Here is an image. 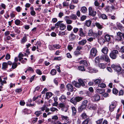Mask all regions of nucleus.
Segmentation results:
<instances>
[{"label": "nucleus", "mask_w": 124, "mask_h": 124, "mask_svg": "<svg viewBox=\"0 0 124 124\" xmlns=\"http://www.w3.org/2000/svg\"><path fill=\"white\" fill-rule=\"evenodd\" d=\"M105 61L107 62H110V59L108 56L102 55L100 57L98 56L95 58V62H103Z\"/></svg>", "instance_id": "nucleus-1"}, {"label": "nucleus", "mask_w": 124, "mask_h": 124, "mask_svg": "<svg viewBox=\"0 0 124 124\" xmlns=\"http://www.w3.org/2000/svg\"><path fill=\"white\" fill-rule=\"evenodd\" d=\"M118 53V51L117 50H113L110 53L109 56L112 59H116L117 57Z\"/></svg>", "instance_id": "nucleus-2"}, {"label": "nucleus", "mask_w": 124, "mask_h": 124, "mask_svg": "<svg viewBox=\"0 0 124 124\" xmlns=\"http://www.w3.org/2000/svg\"><path fill=\"white\" fill-rule=\"evenodd\" d=\"M62 120L65 121L67 124H70L71 122V121L69 118V117L66 116H64L63 115H61Z\"/></svg>", "instance_id": "nucleus-3"}, {"label": "nucleus", "mask_w": 124, "mask_h": 124, "mask_svg": "<svg viewBox=\"0 0 124 124\" xmlns=\"http://www.w3.org/2000/svg\"><path fill=\"white\" fill-rule=\"evenodd\" d=\"M116 106L115 102L114 101L112 102L109 106V110L110 111L112 112L113 111Z\"/></svg>", "instance_id": "nucleus-4"}, {"label": "nucleus", "mask_w": 124, "mask_h": 124, "mask_svg": "<svg viewBox=\"0 0 124 124\" xmlns=\"http://www.w3.org/2000/svg\"><path fill=\"white\" fill-rule=\"evenodd\" d=\"M89 15L91 16H95L96 12L95 11H94L91 7H90L89 8Z\"/></svg>", "instance_id": "nucleus-5"}, {"label": "nucleus", "mask_w": 124, "mask_h": 124, "mask_svg": "<svg viewBox=\"0 0 124 124\" xmlns=\"http://www.w3.org/2000/svg\"><path fill=\"white\" fill-rule=\"evenodd\" d=\"M111 67L114 70H116V71L119 72L121 70V68L119 65H118L113 64L111 65Z\"/></svg>", "instance_id": "nucleus-6"}, {"label": "nucleus", "mask_w": 124, "mask_h": 124, "mask_svg": "<svg viewBox=\"0 0 124 124\" xmlns=\"http://www.w3.org/2000/svg\"><path fill=\"white\" fill-rule=\"evenodd\" d=\"M97 52V50L94 48L91 49L90 50V55L92 57H94L96 55Z\"/></svg>", "instance_id": "nucleus-7"}, {"label": "nucleus", "mask_w": 124, "mask_h": 124, "mask_svg": "<svg viewBox=\"0 0 124 124\" xmlns=\"http://www.w3.org/2000/svg\"><path fill=\"white\" fill-rule=\"evenodd\" d=\"M79 30V35L82 37H85L86 35L85 31H84L82 28H80Z\"/></svg>", "instance_id": "nucleus-8"}, {"label": "nucleus", "mask_w": 124, "mask_h": 124, "mask_svg": "<svg viewBox=\"0 0 124 124\" xmlns=\"http://www.w3.org/2000/svg\"><path fill=\"white\" fill-rule=\"evenodd\" d=\"M70 18L69 16H67L65 17L64 18V19L66 22V23L68 24H71L73 22L72 20L69 19Z\"/></svg>", "instance_id": "nucleus-9"}, {"label": "nucleus", "mask_w": 124, "mask_h": 124, "mask_svg": "<svg viewBox=\"0 0 124 124\" xmlns=\"http://www.w3.org/2000/svg\"><path fill=\"white\" fill-rule=\"evenodd\" d=\"M123 34L121 32H119L117 33V38L116 39L118 41L121 40L122 39V37L123 36Z\"/></svg>", "instance_id": "nucleus-10"}, {"label": "nucleus", "mask_w": 124, "mask_h": 124, "mask_svg": "<svg viewBox=\"0 0 124 124\" xmlns=\"http://www.w3.org/2000/svg\"><path fill=\"white\" fill-rule=\"evenodd\" d=\"M67 89L69 91L72 92L73 91V87L72 85L70 84H68L66 85Z\"/></svg>", "instance_id": "nucleus-11"}, {"label": "nucleus", "mask_w": 124, "mask_h": 124, "mask_svg": "<svg viewBox=\"0 0 124 124\" xmlns=\"http://www.w3.org/2000/svg\"><path fill=\"white\" fill-rule=\"evenodd\" d=\"M92 99L94 101H98L100 99V97L99 95L96 94L92 96Z\"/></svg>", "instance_id": "nucleus-12"}, {"label": "nucleus", "mask_w": 124, "mask_h": 124, "mask_svg": "<svg viewBox=\"0 0 124 124\" xmlns=\"http://www.w3.org/2000/svg\"><path fill=\"white\" fill-rule=\"evenodd\" d=\"M88 107L89 109L93 110H95L97 109V106L91 104V103H88Z\"/></svg>", "instance_id": "nucleus-13"}, {"label": "nucleus", "mask_w": 124, "mask_h": 124, "mask_svg": "<svg viewBox=\"0 0 124 124\" xmlns=\"http://www.w3.org/2000/svg\"><path fill=\"white\" fill-rule=\"evenodd\" d=\"M70 40L72 41L75 39L76 36L73 32H71L69 36Z\"/></svg>", "instance_id": "nucleus-14"}, {"label": "nucleus", "mask_w": 124, "mask_h": 124, "mask_svg": "<svg viewBox=\"0 0 124 124\" xmlns=\"http://www.w3.org/2000/svg\"><path fill=\"white\" fill-rule=\"evenodd\" d=\"M69 17L70 19L73 20H76L78 19L77 16L75 14H72Z\"/></svg>", "instance_id": "nucleus-15"}, {"label": "nucleus", "mask_w": 124, "mask_h": 124, "mask_svg": "<svg viewBox=\"0 0 124 124\" xmlns=\"http://www.w3.org/2000/svg\"><path fill=\"white\" fill-rule=\"evenodd\" d=\"M86 108L85 107L81 105L78 108V111L79 112H81L82 111L84 110Z\"/></svg>", "instance_id": "nucleus-16"}, {"label": "nucleus", "mask_w": 124, "mask_h": 124, "mask_svg": "<svg viewBox=\"0 0 124 124\" xmlns=\"http://www.w3.org/2000/svg\"><path fill=\"white\" fill-rule=\"evenodd\" d=\"M71 109L72 115L75 116L76 115L77 112V110L74 107H71Z\"/></svg>", "instance_id": "nucleus-17"}, {"label": "nucleus", "mask_w": 124, "mask_h": 124, "mask_svg": "<svg viewBox=\"0 0 124 124\" xmlns=\"http://www.w3.org/2000/svg\"><path fill=\"white\" fill-rule=\"evenodd\" d=\"M92 22L90 20H86L85 22V25L88 27H89L91 25Z\"/></svg>", "instance_id": "nucleus-18"}, {"label": "nucleus", "mask_w": 124, "mask_h": 124, "mask_svg": "<svg viewBox=\"0 0 124 124\" xmlns=\"http://www.w3.org/2000/svg\"><path fill=\"white\" fill-rule=\"evenodd\" d=\"M52 93L50 92H47L46 94V97L47 99H49L52 96Z\"/></svg>", "instance_id": "nucleus-19"}, {"label": "nucleus", "mask_w": 124, "mask_h": 124, "mask_svg": "<svg viewBox=\"0 0 124 124\" xmlns=\"http://www.w3.org/2000/svg\"><path fill=\"white\" fill-rule=\"evenodd\" d=\"M96 93L101 94L104 93L105 91L103 89L98 88L96 89Z\"/></svg>", "instance_id": "nucleus-20"}, {"label": "nucleus", "mask_w": 124, "mask_h": 124, "mask_svg": "<svg viewBox=\"0 0 124 124\" xmlns=\"http://www.w3.org/2000/svg\"><path fill=\"white\" fill-rule=\"evenodd\" d=\"M95 24L97 27L99 29H101L103 27V25L98 23H96Z\"/></svg>", "instance_id": "nucleus-21"}, {"label": "nucleus", "mask_w": 124, "mask_h": 124, "mask_svg": "<svg viewBox=\"0 0 124 124\" xmlns=\"http://www.w3.org/2000/svg\"><path fill=\"white\" fill-rule=\"evenodd\" d=\"M117 25L118 27L121 30H122L124 31V27H123L122 25L120 23H117Z\"/></svg>", "instance_id": "nucleus-22"}, {"label": "nucleus", "mask_w": 124, "mask_h": 124, "mask_svg": "<svg viewBox=\"0 0 124 124\" xmlns=\"http://www.w3.org/2000/svg\"><path fill=\"white\" fill-rule=\"evenodd\" d=\"M108 51V48L106 47L103 48L102 50V52L105 54H107Z\"/></svg>", "instance_id": "nucleus-23"}, {"label": "nucleus", "mask_w": 124, "mask_h": 124, "mask_svg": "<svg viewBox=\"0 0 124 124\" xmlns=\"http://www.w3.org/2000/svg\"><path fill=\"white\" fill-rule=\"evenodd\" d=\"M60 28L61 30H63L66 28V26L63 23H61L60 25Z\"/></svg>", "instance_id": "nucleus-24"}, {"label": "nucleus", "mask_w": 124, "mask_h": 124, "mask_svg": "<svg viewBox=\"0 0 124 124\" xmlns=\"http://www.w3.org/2000/svg\"><path fill=\"white\" fill-rule=\"evenodd\" d=\"M88 102V101L87 100H85L83 101L82 105L86 108Z\"/></svg>", "instance_id": "nucleus-25"}, {"label": "nucleus", "mask_w": 124, "mask_h": 124, "mask_svg": "<svg viewBox=\"0 0 124 124\" xmlns=\"http://www.w3.org/2000/svg\"><path fill=\"white\" fill-rule=\"evenodd\" d=\"M86 40H83L79 41L78 42V44L79 45H84L86 43Z\"/></svg>", "instance_id": "nucleus-26"}, {"label": "nucleus", "mask_w": 124, "mask_h": 124, "mask_svg": "<svg viewBox=\"0 0 124 124\" xmlns=\"http://www.w3.org/2000/svg\"><path fill=\"white\" fill-rule=\"evenodd\" d=\"M66 99V96L64 95H62L59 98V99L60 101H62L63 100H65Z\"/></svg>", "instance_id": "nucleus-27"}, {"label": "nucleus", "mask_w": 124, "mask_h": 124, "mask_svg": "<svg viewBox=\"0 0 124 124\" xmlns=\"http://www.w3.org/2000/svg\"><path fill=\"white\" fill-rule=\"evenodd\" d=\"M87 9L86 7H83L81 8L80 11L81 12L83 13H85L87 11Z\"/></svg>", "instance_id": "nucleus-28"}, {"label": "nucleus", "mask_w": 124, "mask_h": 124, "mask_svg": "<svg viewBox=\"0 0 124 124\" xmlns=\"http://www.w3.org/2000/svg\"><path fill=\"white\" fill-rule=\"evenodd\" d=\"M27 41V39L26 37H23L21 41V43L22 44H24Z\"/></svg>", "instance_id": "nucleus-29"}, {"label": "nucleus", "mask_w": 124, "mask_h": 124, "mask_svg": "<svg viewBox=\"0 0 124 124\" xmlns=\"http://www.w3.org/2000/svg\"><path fill=\"white\" fill-rule=\"evenodd\" d=\"M105 39L107 41H109L110 39V35L108 34H106L105 36Z\"/></svg>", "instance_id": "nucleus-30"}, {"label": "nucleus", "mask_w": 124, "mask_h": 124, "mask_svg": "<svg viewBox=\"0 0 124 124\" xmlns=\"http://www.w3.org/2000/svg\"><path fill=\"white\" fill-rule=\"evenodd\" d=\"M98 65L99 66L100 68L102 69H104L105 67V65L102 63H100L98 62Z\"/></svg>", "instance_id": "nucleus-31"}, {"label": "nucleus", "mask_w": 124, "mask_h": 124, "mask_svg": "<svg viewBox=\"0 0 124 124\" xmlns=\"http://www.w3.org/2000/svg\"><path fill=\"white\" fill-rule=\"evenodd\" d=\"M94 34L93 30L92 29L89 30L88 32V35L90 36H92Z\"/></svg>", "instance_id": "nucleus-32"}, {"label": "nucleus", "mask_w": 124, "mask_h": 124, "mask_svg": "<svg viewBox=\"0 0 124 124\" xmlns=\"http://www.w3.org/2000/svg\"><path fill=\"white\" fill-rule=\"evenodd\" d=\"M23 54L20 53L18 55V58H19V61H22L21 60H23V58H22V57L23 56Z\"/></svg>", "instance_id": "nucleus-33"}, {"label": "nucleus", "mask_w": 124, "mask_h": 124, "mask_svg": "<svg viewBox=\"0 0 124 124\" xmlns=\"http://www.w3.org/2000/svg\"><path fill=\"white\" fill-rule=\"evenodd\" d=\"M100 17L101 18L103 19H108L107 16L104 14H101L100 15Z\"/></svg>", "instance_id": "nucleus-34"}, {"label": "nucleus", "mask_w": 124, "mask_h": 124, "mask_svg": "<svg viewBox=\"0 0 124 124\" xmlns=\"http://www.w3.org/2000/svg\"><path fill=\"white\" fill-rule=\"evenodd\" d=\"M42 113V112L41 111H37L35 112V114L37 116H39Z\"/></svg>", "instance_id": "nucleus-35"}, {"label": "nucleus", "mask_w": 124, "mask_h": 124, "mask_svg": "<svg viewBox=\"0 0 124 124\" xmlns=\"http://www.w3.org/2000/svg\"><path fill=\"white\" fill-rule=\"evenodd\" d=\"M62 22V21H60L57 22L55 24V27L57 28H59V26H60V25L61 23Z\"/></svg>", "instance_id": "nucleus-36"}, {"label": "nucleus", "mask_w": 124, "mask_h": 124, "mask_svg": "<svg viewBox=\"0 0 124 124\" xmlns=\"http://www.w3.org/2000/svg\"><path fill=\"white\" fill-rule=\"evenodd\" d=\"M70 102L74 104H76L77 103L75 98L71 99L70 100Z\"/></svg>", "instance_id": "nucleus-37"}, {"label": "nucleus", "mask_w": 124, "mask_h": 124, "mask_svg": "<svg viewBox=\"0 0 124 124\" xmlns=\"http://www.w3.org/2000/svg\"><path fill=\"white\" fill-rule=\"evenodd\" d=\"M8 64L7 62H3L2 64V69H5L7 67Z\"/></svg>", "instance_id": "nucleus-38"}, {"label": "nucleus", "mask_w": 124, "mask_h": 124, "mask_svg": "<svg viewBox=\"0 0 124 124\" xmlns=\"http://www.w3.org/2000/svg\"><path fill=\"white\" fill-rule=\"evenodd\" d=\"M94 81L96 84H98L101 83V80L100 79H97L94 80Z\"/></svg>", "instance_id": "nucleus-39"}, {"label": "nucleus", "mask_w": 124, "mask_h": 124, "mask_svg": "<svg viewBox=\"0 0 124 124\" xmlns=\"http://www.w3.org/2000/svg\"><path fill=\"white\" fill-rule=\"evenodd\" d=\"M76 102H79L81 101L83 99V98L80 97H76L75 98Z\"/></svg>", "instance_id": "nucleus-40"}, {"label": "nucleus", "mask_w": 124, "mask_h": 124, "mask_svg": "<svg viewBox=\"0 0 124 124\" xmlns=\"http://www.w3.org/2000/svg\"><path fill=\"white\" fill-rule=\"evenodd\" d=\"M53 46L55 48L58 49L61 48V46L59 44H57L54 45Z\"/></svg>", "instance_id": "nucleus-41"}, {"label": "nucleus", "mask_w": 124, "mask_h": 124, "mask_svg": "<svg viewBox=\"0 0 124 124\" xmlns=\"http://www.w3.org/2000/svg\"><path fill=\"white\" fill-rule=\"evenodd\" d=\"M73 28V27L70 25H68L67 26V28L68 31H71L72 29Z\"/></svg>", "instance_id": "nucleus-42"}, {"label": "nucleus", "mask_w": 124, "mask_h": 124, "mask_svg": "<svg viewBox=\"0 0 124 124\" xmlns=\"http://www.w3.org/2000/svg\"><path fill=\"white\" fill-rule=\"evenodd\" d=\"M21 21L18 19H16L15 21V24L17 25H19Z\"/></svg>", "instance_id": "nucleus-43"}, {"label": "nucleus", "mask_w": 124, "mask_h": 124, "mask_svg": "<svg viewBox=\"0 0 124 124\" xmlns=\"http://www.w3.org/2000/svg\"><path fill=\"white\" fill-rule=\"evenodd\" d=\"M50 109L51 111L52 112H54L55 111L57 112V111H58V110L57 108L53 107L51 108Z\"/></svg>", "instance_id": "nucleus-44"}, {"label": "nucleus", "mask_w": 124, "mask_h": 124, "mask_svg": "<svg viewBox=\"0 0 124 124\" xmlns=\"http://www.w3.org/2000/svg\"><path fill=\"white\" fill-rule=\"evenodd\" d=\"M98 86L99 87H101L102 88H104L106 87V85L104 83H101L98 84Z\"/></svg>", "instance_id": "nucleus-45"}, {"label": "nucleus", "mask_w": 124, "mask_h": 124, "mask_svg": "<svg viewBox=\"0 0 124 124\" xmlns=\"http://www.w3.org/2000/svg\"><path fill=\"white\" fill-rule=\"evenodd\" d=\"M82 118L83 119H85L87 118V116L85 113H83L81 115Z\"/></svg>", "instance_id": "nucleus-46"}, {"label": "nucleus", "mask_w": 124, "mask_h": 124, "mask_svg": "<svg viewBox=\"0 0 124 124\" xmlns=\"http://www.w3.org/2000/svg\"><path fill=\"white\" fill-rule=\"evenodd\" d=\"M81 54V52L78 51L76 50L75 51L74 53V55L77 56L79 55L80 54Z\"/></svg>", "instance_id": "nucleus-47"}, {"label": "nucleus", "mask_w": 124, "mask_h": 124, "mask_svg": "<svg viewBox=\"0 0 124 124\" xmlns=\"http://www.w3.org/2000/svg\"><path fill=\"white\" fill-rule=\"evenodd\" d=\"M65 87V85L64 84H61L60 87V90L61 91H64V88Z\"/></svg>", "instance_id": "nucleus-48"}, {"label": "nucleus", "mask_w": 124, "mask_h": 124, "mask_svg": "<svg viewBox=\"0 0 124 124\" xmlns=\"http://www.w3.org/2000/svg\"><path fill=\"white\" fill-rule=\"evenodd\" d=\"M56 71L54 69L52 70L50 72L51 74L53 75H55L56 74Z\"/></svg>", "instance_id": "nucleus-49"}, {"label": "nucleus", "mask_w": 124, "mask_h": 124, "mask_svg": "<svg viewBox=\"0 0 124 124\" xmlns=\"http://www.w3.org/2000/svg\"><path fill=\"white\" fill-rule=\"evenodd\" d=\"M79 83L81 85L83 86L85 85V84L83 80L81 79H79L78 80Z\"/></svg>", "instance_id": "nucleus-50"}, {"label": "nucleus", "mask_w": 124, "mask_h": 124, "mask_svg": "<svg viewBox=\"0 0 124 124\" xmlns=\"http://www.w3.org/2000/svg\"><path fill=\"white\" fill-rule=\"evenodd\" d=\"M75 82V83L74 85L76 87L78 88L81 86V85L79 83L76 82Z\"/></svg>", "instance_id": "nucleus-51"}, {"label": "nucleus", "mask_w": 124, "mask_h": 124, "mask_svg": "<svg viewBox=\"0 0 124 124\" xmlns=\"http://www.w3.org/2000/svg\"><path fill=\"white\" fill-rule=\"evenodd\" d=\"M103 119H99L96 121L97 124H101L102 122Z\"/></svg>", "instance_id": "nucleus-52"}, {"label": "nucleus", "mask_w": 124, "mask_h": 124, "mask_svg": "<svg viewBox=\"0 0 124 124\" xmlns=\"http://www.w3.org/2000/svg\"><path fill=\"white\" fill-rule=\"evenodd\" d=\"M65 31H60L58 33V35L62 36V35H65Z\"/></svg>", "instance_id": "nucleus-53"}, {"label": "nucleus", "mask_w": 124, "mask_h": 124, "mask_svg": "<svg viewBox=\"0 0 124 124\" xmlns=\"http://www.w3.org/2000/svg\"><path fill=\"white\" fill-rule=\"evenodd\" d=\"M78 69L80 70L81 71H85L84 67L83 66H80L78 67Z\"/></svg>", "instance_id": "nucleus-54"}, {"label": "nucleus", "mask_w": 124, "mask_h": 124, "mask_svg": "<svg viewBox=\"0 0 124 124\" xmlns=\"http://www.w3.org/2000/svg\"><path fill=\"white\" fill-rule=\"evenodd\" d=\"M25 52L26 53H25V56H27L28 54H29L30 53L28 49H27L25 50Z\"/></svg>", "instance_id": "nucleus-55"}, {"label": "nucleus", "mask_w": 124, "mask_h": 124, "mask_svg": "<svg viewBox=\"0 0 124 124\" xmlns=\"http://www.w3.org/2000/svg\"><path fill=\"white\" fill-rule=\"evenodd\" d=\"M59 107L60 108H64L65 107V105L64 103H61L59 104Z\"/></svg>", "instance_id": "nucleus-56"}, {"label": "nucleus", "mask_w": 124, "mask_h": 124, "mask_svg": "<svg viewBox=\"0 0 124 124\" xmlns=\"http://www.w3.org/2000/svg\"><path fill=\"white\" fill-rule=\"evenodd\" d=\"M38 119V118L37 117L33 118L32 119V123H35L37 121Z\"/></svg>", "instance_id": "nucleus-57"}, {"label": "nucleus", "mask_w": 124, "mask_h": 124, "mask_svg": "<svg viewBox=\"0 0 124 124\" xmlns=\"http://www.w3.org/2000/svg\"><path fill=\"white\" fill-rule=\"evenodd\" d=\"M69 51H71L72 49H73V47L71 45H69L67 47Z\"/></svg>", "instance_id": "nucleus-58"}, {"label": "nucleus", "mask_w": 124, "mask_h": 124, "mask_svg": "<svg viewBox=\"0 0 124 124\" xmlns=\"http://www.w3.org/2000/svg\"><path fill=\"white\" fill-rule=\"evenodd\" d=\"M87 17L85 16H83L81 18V21H83L86 19Z\"/></svg>", "instance_id": "nucleus-59"}, {"label": "nucleus", "mask_w": 124, "mask_h": 124, "mask_svg": "<svg viewBox=\"0 0 124 124\" xmlns=\"http://www.w3.org/2000/svg\"><path fill=\"white\" fill-rule=\"evenodd\" d=\"M118 91L116 89H113V93L115 94H116L118 93Z\"/></svg>", "instance_id": "nucleus-60"}, {"label": "nucleus", "mask_w": 124, "mask_h": 124, "mask_svg": "<svg viewBox=\"0 0 124 124\" xmlns=\"http://www.w3.org/2000/svg\"><path fill=\"white\" fill-rule=\"evenodd\" d=\"M17 66V64L16 62H14L12 66V68L13 69L16 68Z\"/></svg>", "instance_id": "nucleus-61"}, {"label": "nucleus", "mask_w": 124, "mask_h": 124, "mask_svg": "<svg viewBox=\"0 0 124 124\" xmlns=\"http://www.w3.org/2000/svg\"><path fill=\"white\" fill-rule=\"evenodd\" d=\"M63 4L64 6H68L69 5V3L67 2H64Z\"/></svg>", "instance_id": "nucleus-62"}, {"label": "nucleus", "mask_w": 124, "mask_h": 124, "mask_svg": "<svg viewBox=\"0 0 124 124\" xmlns=\"http://www.w3.org/2000/svg\"><path fill=\"white\" fill-rule=\"evenodd\" d=\"M79 29L77 28H74L73 30V31L74 33H77Z\"/></svg>", "instance_id": "nucleus-63"}, {"label": "nucleus", "mask_w": 124, "mask_h": 124, "mask_svg": "<svg viewBox=\"0 0 124 124\" xmlns=\"http://www.w3.org/2000/svg\"><path fill=\"white\" fill-rule=\"evenodd\" d=\"M10 56L9 54H7L6 55L5 57L6 59L7 60H8L10 59Z\"/></svg>", "instance_id": "nucleus-64"}]
</instances>
